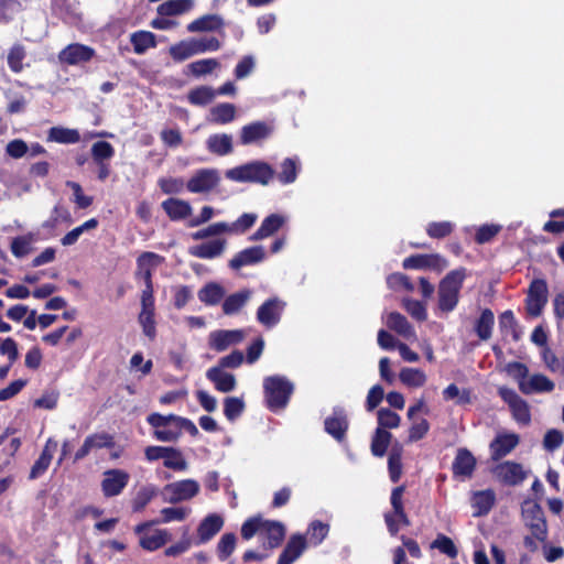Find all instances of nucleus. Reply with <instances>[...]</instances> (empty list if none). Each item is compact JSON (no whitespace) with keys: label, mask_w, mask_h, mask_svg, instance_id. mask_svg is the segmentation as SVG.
Listing matches in <instances>:
<instances>
[{"label":"nucleus","mask_w":564,"mask_h":564,"mask_svg":"<svg viewBox=\"0 0 564 564\" xmlns=\"http://www.w3.org/2000/svg\"><path fill=\"white\" fill-rule=\"evenodd\" d=\"M163 465L164 467L175 471H185L188 467L183 453L175 447H172V452H169L163 460Z\"/></svg>","instance_id":"13d9d810"},{"label":"nucleus","mask_w":564,"mask_h":564,"mask_svg":"<svg viewBox=\"0 0 564 564\" xmlns=\"http://www.w3.org/2000/svg\"><path fill=\"white\" fill-rule=\"evenodd\" d=\"M497 476L509 486L520 485L527 478V473L520 463L507 460L497 467Z\"/></svg>","instance_id":"aec40b11"},{"label":"nucleus","mask_w":564,"mask_h":564,"mask_svg":"<svg viewBox=\"0 0 564 564\" xmlns=\"http://www.w3.org/2000/svg\"><path fill=\"white\" fill-rule=\"evenodd\" d=\"M402 453L403 448L400 444L392 446L388 457L389 477L392 482H398L402 475Z\"/></svg>","instance_id":"a19ab883"},{"label":"nucleus","mask_w":564,"mask_h":564,"mask_svg":"<svg viewBox=\"0 0 564 564\" xmlns=\"http://www.w3.org/2000/svg\"><path fill=\"white\" fill-rule=\"evenodd\" d=\"M285 224V218L280 214H271L265 217L260 227L251 235L250 240L258 241L278 232Z\"/></svg>","instance_id":"bb28decb"},{"label":"nucleus","mask_w":564,"mask_h":564,"mask_svg":"<svg viewBox=\"0 0 564 564\" xmlns=\"http://www.w3.org/2000/svg\"><path fill=\"white\" fill-rule=\"evenodd\" d=\"M272 127L264 121H254L241 128L240 143L251 144L267 139L272 133Z\"/></svg>","instance_id":"5701e85b"},{"label":"nucleus","mask_w":564,"mask_h":564,"mask_svg":"<svg viewBox=\"0 0 564 564\" xmlns=\"http://www.w3.org/2000/svg\"><path fill=\"white\" fill-rule=\"evenodd\" d=\"M257 218V215L253 213H245L236 221L230 225L228 224L227 232L245 234L256 224Z\"/></svg>","instance_id":"680f3d73"},{"label":"nucleus","mask_w":564,"mask_h":564,"mask_svg":"<svg viewBox=\"0 0 564 564\" xmlns=\"http://www.w3.org/2000/svg\"><path fill=\"white\" fill-rule=\"evenodd\" d=\"M47 140L61 144H75L80 141V134L76 129L52 127L48 130Z\"/></svg>","instance_id":"4c0bfd02"},{"label":"nucleus","mask_w":564,"mask_h":564,"mask_svg":"<svg viewBox=\"0 0 564 564\" xmlns=\"http://www.w3.org/2000/svg\"><path fill=\"white\" fill-rule=\"evenodd\" d=\"M225 175L234 182L268 185L274 176V170L263 161H252L227 170Z\"/></svg>","instance_id":"7ed1b4c3"},{"label":"nucleus","mask_w":564,"mask_h":564,"mask_svg":"<svg viewBox=\"0 0 564 564\" xmlns=\"http://www.w3.org/2000/svg\"><path fill=\"white\" fill-rule=\"evenodd\" d=\"M226 241L223 239H216L189 248L188 252L191 256L199 259H214L220 256L225 249Z\"/></svg>","instance_id":"2f4dec72"},{"label":"nucleus","mask_w":564,"mask_h":564,"mask_svg":"<svg viewBox=\"0 0 564 564\" xmlns=\"http://www.w3.org/2000/svg\"><path fill=\"white\" fill-rule=\"evenodd\" d=\"M522 519L525 527L532 535L540 542L547 538V523L542 507L535 502L527 500L522 505Z\"/></svg>","instance_id":"20e7f679"},{"label":"nucleus","mask_w":564,"mask_h":564,"mask_svg":"<svg viewBox=\"0 0 564 564\" xmlns=\"http://www.w3.org/2000/svg\"><path fill=\"white\" fill-rule=\"evenodd\" d=\"M101 491L105 497L110 498L120 495L127 487L130 476L123 469H108L104 473Z\"/></svg>","instance_id":"9d476101"},{"label":"nucleus","mask_w":564,"mask_h":564,"mask_svg":"<svg viewBox=\"0 0 564 564\" xmlns=\"http://www.w3.org/2000/svg\"><path fill=\"white\" fill-rule=\"evenodd\" d=\"M401 382L410 388L423 387L426 382V375L416 368H403L399 373Z\"/></svg>","instance_id":"09e8293b"},{"label":"nucleus","mask_w":564,"mask_h":564,"mask_svg":"<svg viewBox=\"0 0 564 564\" xmlns=\"http://www.w3.org/2000/svg\"><path fill=\"white\" fill-rule=\"evenodd\" d=\"M284 307L285 302L276 296L270 297L258 307L257 321L267 328H272L281 321Z\"/></svg>","instance_id":"1a4fd4ad"},{"label":"nucleus","mask_w":564,"mask_h":564,"mask_svg":"<svg viewBox=\"0 0 564 564\" xmlns=\"http://www.w3.org/2000/svg\"><path fill=\"white\" fill-rule=\"evenodd\" d=\"M263 527V519L260 516L248 518L241 525V536L248 541L252 539L257 533L261 534Z\"/></svg>","instance_id":"338daca9"},{"label":"nucleus","mask_w":564,"mask_h":564,"mask_svg":"<svg viewBox=\"0 0 564 564\" xmlns=\"http://www.w3.org/2000/svg\"><path fill=\"white\" fill-rule=\"evenodd\" d=\"M223 525L224 519L217 513L204 518L197 528L198 544L212 540L221 530Z\"/></svg>","instance_id":"393cba45"},{"label":"nucleus","mask_w":564,"mask_h":564,"mask_svg":"<svg viewBox=\"0 0 564 564\" xmlns=\"http://www.w3.org/2000/svg\"><path fill=\"white\" fill-rule=\"evenodd\" d=\"M495 325V315L490 308H484L475 322V333L480 340H488L491 337Z\"/></svg>","instance_id":"e433bc0d"},{"label":"nucleus","mask_w":564,"mask_h":564,"mask_svg":"<svg viewBox=\"0 0 564 564\" xmlns=\"http://www.w3.org/2000/svg\"><path fill=\"white\" fill-rule=\"evenodd\" d=\"M466 278V269L459 268L449 271L438 284L437 307L443 313L454 311L459 301V293Z\"/></svg>","instance_id":"f257e3e1"},{"label":"nucleus","mask_w":564,"mask_h":564,"mask_svg":"<svg viewBox=\"0 0 564 564\" xmlns=\"http://www.w3.org/2000/svg\"><path fill=\"white\" fill-rule=\"evenodd\" d=\"M349 427L346 411L340 406H335L330 416L324 421L326 433L333 436L337 442H343Z\"/></svg>","instance_id":"4468645a"},{"label":"nucleus","mask_w":564,"mask_h":564,"mask_svg":"<svg viewBox=\"0 0 564 564\" xmlns=\"http://www.w3.org/2000/svg\"><path fill=\"white\" fill-rule=\"evenodd\" d=\"M130 42L134 53L141 55L156 46V36L150 31L140 30L130 34Z\"/></svg>","instance_id":"c9c22d12"},{"label":"nucleus","mask_w":564,"mask_h":564,"mask_svg":"<svg viewBox=\"0 0 564 564\" xmlns=\"http://www.w3.org/2000/svg\"><path fill=\"white\" fill-rule=\"evenodd\" d=\"M252 295L249 289H243L228 295L223 302V312L225 315H235L248 303Z\"/></svg>","instance_id":"473e14b6"},{"label":"nucleus","mask_w":564,"mask_h":564,"mask_svg":"<svg viewBox=\"0 0 564 564\" xmlns=\"http://www.w3.org/2000/svg\"><path fill=\"white\" fill-rule=\"evenodd\" d=\"M447 260L438 253H417L406 257L402 267L405 270H424L431 269L437 272L447 268Z\"/></svg>","instance_id":"0eeeda50"},{"label":"nucleus","mask_w":564,"mask_h":564,"mask_svg":"<svg viewBox=\"0 0 564 564\" xmlns=\"http://www.w3.org/2000/svg\"><path fill=\"white\" fill-rule=\"evenodd\" d=\"M188 510L182 507H167L161 510L162 519L155 521H149L138 524L134 528L137 534L143 533L148 528L155 523H169L172 521H183L187 517Z\"/></svg>","instance_id":"c756f323"},{"label":"nucleus","mask_w":564,"mask_h":564,"mask_svg":"<svg viewBox=\"0 0 564 564\" xmlns=\"http://www.w3.org/2000/svg\"><path fill=\"white\" fill-rule=\"evenodd\" d=\"M193 0H167L159 4L156 12L161 17L181 15L192 10Z\"/></svg>","instance_id":"f704fd0d"},{"label":"nucleus","mask_w":564,"mask_h":564,"mask_svg":"<svg viewBox=\"0 0 564 564\" xmlns=\"http://www.w3.org/2000/svg\"><path fill=\"white\" fill-rule=\"evenodd\" d=\"M454 231V225L451 221H432L426 227V234L433 239H443Z\"/></svg>","instance_id":"bf43d9fd"},{"label":"nucleus","mask_w":564,"mask_h":564,"mask_svg":"<svg viewBox=\"0 0 564 564\" xmlns=\"http://www.w3.org/2000/svg\"><path fill=\"white\" fill-rule=\"evenodd\" d=\"M115 445V437L107 432L90 434L75 453L74 463L84 459L93 449L113 448Z\"/></svg>","instance_id":"f8f14e48"},{"label":"nucleus","mask_w":564,"mask_h":564,"mask_svg":"<svg viewBox=\"0 0 564 564\" xmlns=\"http://www.w3.org/2000/svg\"><path fill=\"white\" fill-rule=\"evenodd\" d=\"M307 547V540L301 533L292 534L283 551L279 555L276 564H293Z\"/></svg>","instance_id":"f3484780"},{"label":"nucleus","mask_w":564,"mask_h":564,"mask_svg":"<svg viewBox=\"0 0 564 564\" xmlns=\"http://www.w3.org/2000/svg\"><path fill=\"white\" fill-rule=\"evenodd\" d=\"M547 303V284L543 279H534L528 290L525 308L531 316H539Z\"/></svg>","instance_id":"6e6552de"},{"label":"nucleus","mask_w":564,"mask_h":564,"mask_svg":"<svg viewBox=\"0 0 564 564\" xmlns=\"http://www.w3.org/2000/svg\"><path fill=\"white\" fill-rule=\"evenodd\" d=\"M245 403L237 397H227L224 400V414L230 422L236 421L243 412Z\"/></svg>","instance_id":"864d4df0"},{"label":"nucleus","mask_w":564,"mask_h":564,"mask_svg":"<svg viewBox=\"0 0 564 564\" xmlns=\"http://www.w3.org/2000/svg\"><path fill=\"white\" fill-rule=\"evenodd\" d=\"M329 532V525L322 521H313L307 529L311 543L314 545L321 544Z\"/></svg>","instance_id":"774afa93"},{"label":"nucleus","mask_w":564,"mask_h":564,"mask_svg":"<svg viewBox=\"0 0 564 564\" xmlns=\"http://www.w3.org/2000/svg\"><path fill=\"white\" fill-rule=\"evenodd\" d=\"M392 434L383 429H376L371 438V453L376 457H383L391 443Z\"/></svg>","instance_id":"c03bdc74"},{"label":"nucleus","mask_w":564,"mask_h":564,"mask_svg":"<svg viewBox=\"0 0 564 564\" xmlns=\"http://www.w3.org/2000/svg\"><path fill=\"white\" fill-rule=\"evenodd\" d=\"M265 258V251L262 246H253L239 251L230 261L229 267L239 270L246 265L260 263Z\"/></svg>","instance_id":"4be33fe9"},{"label":"nucleus","mask_w":564,"mask_h":564,"mask_svg":"<svg viewBox=\"0 0 564 564\" xmlns=\"http://www.w3.org/2000/svg\"><path fill=\"white\" fill-rule=\"evenodd\" d=\"M237 543L236 534L225 533L217 543L216 552L221 562H225L235 551Z\"/></svg>","instance_id":"3c124183"},{"label":"nucleus","mask_w":564,"mask_h":564,"mask_svg":"<svg viewBox=\"0 0 564 564\" xmlns=\"http://www.w3.org/2000/svg\"><path fill=\"white\" fill-rule=\"evenodd\" d=\"M162 208L172 221L183 220L192 215L191 204L180 198L165 199Z\"/></svg>","instance_id":"c85d7f7f"},{"label":"nucleus","mask_w":564,"mask_h":564,"mask_svg":"<svg viewBox=\"0 0 564 564\" xmlns=\"http://www.w3.org/2000/svg\"><path fill=\"white\" fill-rule=\"evenodd\" d=\"M224 25L225 23L221 17L217 14H205L187 24L186 29L191 33L213 32L221 30Z\"/></svg>","instance_id":"7c9ffc66"},{"label":"nucleus","mask_w":564,"mask_h":564,"mask_svg":"<svg viewBox=\"0 0 564 564\" xmlns=\"http://www.w3.org/2000/svg\"><path fill=\"white\" fill-rule=\"evenodd\" d=\"M95 55V50L84 44H69L59 53V59L68 65L89 62Z\"/></svg>","instance_id":"6ab92c4d"},{"label":"nucleus","mask_w":564,"mask_h":564,"mask_svg":"<svg viewBox=\"0 0 564 564\" xmlns=\"http://www.w3.org/2000/svg\"><path fill=\"white\" fill-rule=\"evenodd\" d=\"M206 378L214 383L217 391L223 393L234 391L237 386L236 377L218 367L209 368L206 371Z\"/></svg>","instance_id":"b1692460"},{"label":"nucleus","mask_w":564,"mask_h":564,"mask_svg":"<svg viewBox=\"0 0 564 564\" xmlns=\"http://www.w3.org/2000/svg\"><path fill=\"white\" fill-rule=\"evenodd\" d=\"M163 492L166 496L165 500L167 502L177 503L197 496L199 492V484L194 479H183L165 485Z\"/></svg>","instance_id":"423d86ee"},{"label":"nucleus","mask_w":564,"mask_h":564,"mask_svg":"<svg viewBox=\"0 0 564 564\" xmlns=\"http://www.w3.org/2000/svg\"><path fill=\"white\" fill-rule=\"evenodd\" d=\"M154 315L155 311H141L138 316V322L142 327V332L150 340H154L156 337Z\"/></svg>","instance_id":"6e6d98bb"},{"label":"nucleus","mask_w":564,"mask_h":564,"mask_svg":"<svg viewBox=\"0 0 564 564\" xmlns=\"http://www.w3.org/2000/svg\"><path fill=\"white\" fill-rule=\"evenodd\" d=\"M218 66L219 62L216 58H204L188 64L187 67L192 75L199 77L206 74H210Z\"/></svg>","instance_id":"052dcab7"},{"label":"nucleus","mask_w":564,"mask_h":564,"mask_svg":"<svg viewBox=\"0 0 564 564\" xmlns=\"http://www.w3.org/2000/svg\"><path fill=\"white\" fill-rule=\"evenodd\" d=\"M140 535V546L147 551H156L169 540V534L164 530H155L151 535L148 534H139Z\"/></svg>","instance_id":"49530a36"},{"label":"nucleus","mask_w":564,"mask_h":564,"mask_svg":"<svg viewBox=\"0 0 564 564\" xmlns=\"http://www.w3.org/2000/svg\"><path fill=\"white\" fill-rule=\"evenodd\" d=\"M500 398L509 405L512 417L522 425L531 423V413L529 404L513 389L500 387L498 390Z\"/></svg>","instance_id":"39448f33"},{"label":"nucleus","mask_w":564,"mask_h":564,"mask_svg":"<svg viewBox=\"0 0 564 564\" xmlns=\"http://www.w3.org/2000/svg\"><path fill=\"white\" fill-rule=\"evenodd\" d=\"M496 503V494L492 489L475 491L471 497L474 517L487 516Z\"/></svg>","instance_id":"a878e982"},{"label":"nucleus","mask_w":564,"mask_h":564,"mask_svg":"<svg viewBox=\"0 0 564 564\" xmlns=\"http://www.w3.org/2000/svg\"><path fill=\"white\" fill-rule=\"evenodd\" d=\"M542 360L545 367L553 373H560L564 377V357L558 358L550 347L542 349Z\"/></svg>","instance_id":"4d7b16f0"},{"label":"nucleus","mask_w":564,"mask_h":564,"mask_svg":"<svg viewBox=\"0 0 564 564\" xmlns=\"http://www.w3.org/2000/svg\"><path fill=\"white\" fill-rule=\"evenodd\" d=\"M387 326L403 337H409L414 333L412 325L406 317L399 312H391L386 321Z\"/></svg>","instance_id":"79ce46f5"},{"label":"nucleus","mask_w":564,"mask_h":564,"mask_svg":"<svg viewBox=\"0 0 564 564\" xmlns=\"http://www.w3.org/2000/svg\"><path fill=\"white\" fill-rule=\"evenodd\" d=\"M520 438L514 433L498 434L489 444L491 459L497 462L511 453L519 444Z\"/></svg>","instance_id":"dca6fc26"},{"label":"nucleus","mask_w":564,"mask_h":564,"mask_svg":"<svg viewBox=\"0 0 564 564\" xmlns=\"http://www.w3.org/2000/svg\"><path fill=\"white\" fill-rule=\"evenodd\" d=\"M286 530L282 522L275 520H263L261 535L265 539L267 549L279 547L285 539Z\"/></svg>","instance_id":"412c9836"},{"label":"nucleus","mask_w":564,"mask_h":564,"mask_svg":"<svg viewBox=\"0 0 564 564\" xmlns=\"http://www.w3.org/2000/svg\"><path fill=\"white\" fill-rule=\"evenodd\" d=\"M197 295L202 303L208 306H214L221 302L225 295V290L220 284L209 282L198 291Z\"/></svg>","instance_id":"58836bf2"},{"label":"nucleus","mask_w":564,"mask_h":564,"mask_svg":"<svg viewBox=\"0 0 564 564\" xmlns=\"http://www.w3.org/2000/svg\"><path fill=\"white\" fill-rule=\"evenodd\" d=\"M219 183V174L214 169H200L187 181L186 188L191 193H206Z\"/></svg>","instance_id":"9b49d317"},{"label":"nucleus","mask_w":564,"mask_h":564,"mask_svg":"<svg viewBox=\"0 0 564 564\" xmlns=\"http://www.w3.org/2000/svg\"><path fill=\"white\" fill-rule=\"evenodd\" d=\"M432 549H437L441 553L446 554L451 558H455L458 550L453 540L444 534H438L431 543Z\"/></svg>","instance_id":"69168bd1"},{"label":"nucleus","mask_w":564,"mask_h":564,"mask_svg":"<svg viewBox=\"0 0 564 564\" xmlns=\"http://www.w3.org/2000/svg\"><path fill=\"white\" fill-rule=\"evenodd\" d=\"M216 97L215 89L209 86H198L189 90L187 100L194 106H207Z\"/></svg>","instance_id":"a18cd8bd"},{"label":"nucleus","mask_w":564,"mask_h":564,"mask_svg":"<svg viewBox=\"0 0 564 564\" xmlns=\"http://www.w3.org/2000/svg\"><path fill=\"white\" fill-rule=\"evenodd\" d=\"M297 177V165L293 159L286 158L281 163V171L278 173V180L282 184H291Z\"/></svg>","instance_id":"e2e57ef3"},{"label":"nucleus","mask_w":564,"mask_h":564,"mask_svg":"<svg viewBox=\"0 0 564 564\" xmlns=\"http://www.w3.org/2000/svg\"><path fill=\"white\" fill-rule=\"evenodd\" d=\"M477 460L467 448H459L452 464L454 477L470 478L476 469Z\"/></svg>","instance_id":"a211bd4d"},{"label":"nucleus","mask_w":564,"mask_h":564,"mask_svg":"<svg viewBox=\"0 0 564 564\" xmlns=\"http://www.w3.org/2000/svg\"><path fill=\"white\" fill-rule=\"evenodd\" d=\"M164 258L152 251L142 252L137 259L135 279L142 280L144 286H153L152 271Z\"/></svg>","instance_id":"2eb2a0df"},{"label":"nucleus","mask_w":564,"mask_h":564,"mask_svg":"<svg viewBox=\"0 0 564 564\" xmlns=\"http://www.w3.org/2000/svg\"><path fill=\"white\" fill-rule=\"evenodd\" d=\"M378 427L377 429H397L400 425L401 417L398 413L388 408H381L377 412Z\"/></svg>","instance_id":"5fc2aeb1"},{"label":"nucleus","mask_w":564,"mask_h":564,"mask_svg":"<svg viewBox=\"0 0 564 564\" xmlns=\"http://www.w3.org/2000/svg\"><path fill=\"white\" fill-rule=\"evenodd\" d=\"M555 384L542 373L532 375L527 382H520L519 389L523 394L552 392Z\"/></svg>","instance_id":"cd10ccee"},{"label":"nucleus","mask_w":564,"mask_h":564,"mask_svg":"<svg viewBox=\"0 0 564 564\" xmlns=\"http://www.w3.org/2000/svg\"><path fill=\"white\" fill-rule=\"evenodd\" d=\"M169 53L173 61L183 62L189 58L193 55H196V50L194 45L193 39L188 41H181L174 45H172L169 50Z\"/></svg>","instance_id":"8fccbe9b"},{"label":"nucleus","mask_w":564,"mask_h":564,"mask_svg":"<svg viewBox=\"0 0 564 564\" xmlns=\"http://www.w3.org/2000/svg\"><path fill=\"white\" fill-rule=\"evenodd\" d=\"M243 329H219L209 335V346L212 349L221 352L230 346L240 344L246 338Z\"/></svg>","instance_id":"ddd939ff"},{"label":"nucleus","mask_w":564,"mask_h":564,"mask_svg":"<svg viewBox=\"0 0 564 564\" xmlns=\"http://www.w3.org/2000/svg\"><path fill=\"white\" fill-rule=\"evenodd\" d=\"M90 153L94 163H101L113 158L115 148L107 141H97L91 145Z\"/></svg>","instance_id":"603ef678"},{"label":"nucleus","mask_w":564,"mask_h":564,"mask_svg":"<svg viewBox=\"0 0 564 564\" xmlns=\"http://www.w3.org/2000/svg\"><path fill=\"white\" fill-rule=\"evenodd\" d=\"M207 149L209 152L224 156L232 152V137L227 133H215L208 137Z\"/></svg>","instance_id":"72a5a7b5"},{"label":"nucleus","mask_w":564,"mask_h":564,"mask_svg":"<svg viewBox=\"0 0 564 564\" xmlns=\"http://www.w3.org/2000/svg\"><path fill=\"white\" fill-rule=\"evenodd\" d=\"M154 496L155 490L153 487H142L132 499V511L141 512L154 498Z\"/></svg>","instance_id":"0e129e2a"},{"label":"nucleus","mask_w":564,"mask_h":564,"mask_svg":"<svg viewBox=\"0 0 564 564\" xmlns=\"http://www.w3.org/2000/svg\"><path fill=\"white\" fill-rule=\"evenodd\" d=\"M51 440H48L40 454L39 458L34 462L31 467L29 479L34 480L41 477L50 467L53 454L50 449Z\"/></svg>","instance_id":"37998d69"},{"label":"nucleus","mask_w":564,"mask_h":564,"mask_svg":"<svg viewBox=\"0 0 564 564\" xmlns=\"http://www.w3.org/2000/svg\"><path fill=\"white\" fill-rule=\"evenodd\" d=\"M293 391V383L283 376H269L263 380L265 404L272 412L284 409L289 404Z\"/></svg>","instance_id":"f03ea898"},{"label":"nucleus","mask_w":564,"mask_h":564,"mask_svg":"<svg viewBox=\"0 0 564 564\" xmlns=\"http://www.w3.org/2000/svg\"><path fill=\"white\" fill-rule=\"evenodd\" d=\"M236 117V107L229 102L218 104L210 109L209 121L216 124H227L234 121Z\"/></svg>","instance_id":"ea45409f"},{"label":"nucleus","mask_w":564,"mask_h":564,"mask_svg":"<svg viewBox=\"0 0 564 564\" xmlns=\"http://www.w3.org/2000/svg\"><path fill=\"white\" fill-rule=\"evenodd\" d=\"M26 57L24 45L20 43L13 44L8 52V66L12 73L19 74L23 70V61Z\"/></svg>","instance_id":"de8ad7c7"}]
</instances>
